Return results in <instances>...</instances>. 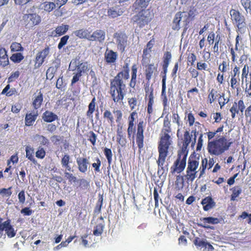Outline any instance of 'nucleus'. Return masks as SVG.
<instances>
[{"instance_id": "nucleus-1", "label": "nucleus", "mask_w": 251, "mask_h": 251, "mask_svg": "<svg viewBox=\"0 0 251 251\" xmlns=\"http://www.w3.org/2000/svg\"><path fill=\"white\" fill-rule=\"evenodd\" d=\"M129 78V68L128 63H125L122 70L110 80L109 93L115 103L121 104L127 93L126 81Z\"/></svg>"}, {"instance_id": "nucleus-2", "label": "nucleus", "mask_w": 251, "mask_h": 251, "mask_svg": "<svg viewBox=\"0 0 251 251\" xmlns=\"http://www.w3.org/2000/svg\"><path fill=\"white\" fill-rule=\"evenodd\" d=\"M137 114V112L134 111L130 113L128 117L127 132L129 138L132 136L133 139L135 140L138 148V152L140 154L144 147V131L146 126V122L143 120H140L135 126L134 125L135 116Z\"/></svg>"}, {"instance_id": "nucleus-3", "label": "nucleus", "mask_w": 251, "mask_h": 251, "mask_svg": "<svg viewBox=\"0 0 251 251\" xmlns=\"http://www.w3.org/2000/svg\"><path fill=\"white\" fill-rule=\"evenodd\" d=\"M200 155L196 154L195 152L191 154L188 160L186 174L183 176H177L176 181V185L182 188L184 186V180L189 184L193 182L197 177L198 169L199 165Z\"/></svg>"}, {"instance_id": "nucleus-4", "label": "nucleus", "mask_w": 251, "mask_h": 251, "mask_svg": "<svg viewBox=\"0 0 251 251\" xmlns=\"http://www.w3.org/2000/svg\"><path fill=\"white\" fill-rule=\"evenodd\" d=\"M232 144V142H228L225 137L222 136L218 139L208 141L207 149L210 154L219 156L228 150Z\"/></svg>"}, {"instance_id": "nucleus-5", "label": "nucleus", "mask_w": 251, "mask_h": 251, "mask_svg": "<svg viewBox=\"0 0 251 251\" xmlns=\"http://www.w3.org/2000/svg\"><path fill=\"white\" fill-rule=\"evenodd\" d=\"M230 14L232 20L236 25L237 27V31L241 34L244 33L247 28V25L244 16L239 11L233 9L230 11Z\"/></svg>"}, {"instance_id": "nucleus-6", "label": "nucleus", "mask_w": 251, "mask_h": 251, "mask_svg": "<svg viewBox=\"0 0 251 251\" xmlns=\"http://www.w3.org/2000/svg\"><path fill=\"white\" fill-rule=\"evenodd\" d=\"M114 117L116 123L121 124L122 120L123 113L121 110H114L112 112L109 109H105L103 113V118L111 126L114 125Z\"/></svg>"}, {"instance_id": "nucleus-7", "label": "nucleus", "mask_w": 251, "mask_h": 251, "mask_svg": "<svg viewBox=\"0 0 251 251\" xmlns=\"http://www.w3.org/2000/svg\"><path fill=\"white\" fill-rule=\"evenodd\" d=\"M187 153L178 151L177 158L171 167V172L174 174H180L183 172L186 167Z\"/></svg>"}, {"instance_id": "nucleus-8", "label": "nucleus", "mask_w": 251, "mask_h": 251, "mask_svg": "<svg viewBox=\"0 0 251 251\" xmlns=\"http://www.w3.org/2000/svg\"><path fill=\"white\" fill-rule=\"evenodd\" d=\"M152 19V15L150 11L148 10H141L136 15L133 17L134 23H136L140 27H143L147 25Z\"/></svg>"}, {"instance_id": "nucleus-9", "label": "nucleus", "mask_w": 251, "mask_h": 251, "mask_svg": "<svg viewBox=\"0 0 251 251\" xmlns=\"http://www.w3.org/2000/svg\"><path fill=\"white\" fill-rule=\"evenodd\" d=\"M23 24L26 28H32L41 22V17L36 13L25 14L23 16Z\"/></svg>"}, {"instance_id": "nucleus-10", "label": "nucleus", "mask_w": 251, "mask_h": 251, "mask_svg": "<svg viewBox=\"0 0 251 251\" xmlns=\"http://www.w3.org/2000/svg\"><path fill=\"white\" fill-rule=\"evenodd\" d=\"M240 67L235 65L230 75V86L231 89L236 90L238 95L240 91Z\"/></svg>"}, {"instance_id": "nucleus-11", "label": "nucleus", "mask_w": 251, "mask_h": 251, "mask_svg": "<svg viewBox=\"0 0 251 251\" xmlns=\"http://www.w3.org/2000/svg\"><path fill=\"white\" fill-rule=\"evenodd\" d=\"M168 153L159 152V156L158 159L156 161L158 169H157V175L159 177L165 175H167L168 171V164H165V160Z\"/></svg>"}, {"instance_id": "nucleus-12", "label": "nucleus", "mask_w": 251, "mask_h": 251, "mask_svg": "<svg viewBox=\"0 0 251 251\" xmlns=\"http://www.w3.org/2000/svg\"><path fill=\"white\" fill-rule=\"evenodd\" d=\"M171 144V136L169 134H161L158 143V152L168 153L169 147Z\"/></svg>"}, {"instance_id": "nucleus-13", "label": "nucleus", "mask_w": 251, "mask_h": 251, "mask_svg": "<svg viewBox=\"0 0 251 251\" xmlns=\"http://www.w3.org/2000/svg\"><path fill=\"white\" fill-rule=\"evenodd\" d=\"M114 38L116 39L118 49L123 52L127 44V36L123 32H116L114 34Z\"/></svg>"}, {"instance_id": "nucleus-14", "label": "nucleus", "mask_w": 251, "mask_h": 251, "mask_svg": "<svg viewBox=\"0 0 251 251\" xmlns=\"http://www.w3.org/2000/svg\"><path fill=\"white\" fill-rule=\"evenodd\" d=\"M145 100L148 101L147 113L151 115L153 112V104L154 103L153 89L150 87L149 85L145 87Z\"/></svg>"}, {"instance_id": "nucleus-15", "label": "nucleus", "mask_w": 251, "mask_h": 251, "mask_svg": "<svg viewBox=\"0 0 251 251\" xmlns=\"http://www.w3.org/2000/svg\"><path fill=\"white\" fill-rule=\"evenodd\" d=\"M193 243L198 249H203V251H213L214 249L212 245L205 238L196 237L193 240Z\"/></svg>"}, {"instance_id": "nucleus-16", "label": "nucleus", "mask_w": 251, "mask_h": 251, "mask_svg": "<svg viewBox=\"0 0 251 251\" xmlns=\"http://www.w3.org/2000/svg\"><path fill=\"white\" fill-rule=\"evenodd\" d=\"M50 51V48L48 46H46L44 49L38 52L35 58L34 66L35 68H38L42 66L45 61V58L49 54Z\"/></svg>"}, {"instance_id": "nucleus-17", "label": "nucleus", "mask_w": 251, "mask_h": 251, "mask_svg": "<svg viewBox=\"0 0 251 251\" xmlns=\"http://www.w3.org/2000/svg\"><path fill=\"white\" fill-rule=\"evenodd\" d=\"M5 231L6 234L9 238L14 237L16 234V231L11 225V220L8 219L4 222L0 224V233Z\"/></svg>"}, {"instance_id": "nucleus-18", "label": "nucleus", "mask_w": 251, "mask_h": 251, "mask_svg": "<svg viewBox=\"0 0 251 251\" xmlns=\"http://www.w3.org/2000/svg\"><path fill=\"white\" fill-rule=\"evenodd\" d=\"M245 109V105L243 100H240L237 102L234 101L229 109L232 118L234 119L236 117V114H238L239 112L242 113Z\"/></svg>"}, {"instance_id": "nucleus-19", "label": "nucleus", "mask_w": 251, "mask_h": 251, "mask_svg": "<svg viewBox=\"0 0 251 251\" xmlns=\"http://www.w3.org/2000/svg\"><path fill=\"white\" fill-rule=\"evenodd\" d=\"M241 79L242 81L245 79L246 86L251 88V66L248 64L244 65L242 69Z\"/></svg>"}, {"instance_id": "nucleus-20", "label": "nucleus", "mask_w": 251, "mask_h": 251, "mask_svg": "<svg viewBox=\"0 0 251 251\" xmlns=\"http://www.w3.org/2000/svg\"><path fill=\"white\" fill-rule=\"evenodd\" d=\"M144 66H145L146 80L148 82H149L153 75L157 71V65H154V64H148L146 65H144Z\"/></svg>"}, {"instance_id": "nucleus-21", "label": "nucleus", "mask_w": 251, "mask_h": 251, "mask_svg": "<svg viewBox=\"0 0 251 251\" xmlns=\"http://www.w3.org/2000/svg\"><path fill=\"white\" fill-rule=\"evenodd\" d=\"M181 139L183 140V143L180 150L178 151L188 154L187 148L191 141V136L190 135L189 131L186 130L184 132L183 137Z\"/></svg>"}, {"instance_id": "nucleus-22", "label": "nucleus", "mask_w": 251, "mask_h": 251, "mask_svg": "<svg viewBox=\"0 0 251 251\" xmlns=\"http://www.w3.org/2000/svg\"><path fill=\"white\" fill-rule=\"evenodd\" d=\"M105 37V32L101 29H97L90 35L89 41L102 42Z\"/></svg>"}, {"instance_id": "nucleus-23", "label": "nucleus", "mask_w": 251, "mask_h": 251, "mask_svg": "<svg viewBox=\"0 0 251 251\" xmlns=\"http://www.w3.org/2000/svg\"><path fill=\"white\" fill-rule=\"evenodd\" d=\"M104 56L105 61L107 64H112L116 62L118 58V53L113 50L107 49L104 53Z\"/></svg>"}, {"instance_id": "nucleus-24", "label": "nucleus", "mask_w": 251, "mask_h": 251, "mask_svg": "<svg viewBox=\"0 0 251 251\" xmlns=\"http://www.w3.org/2000/svg\"><path fill=\"white\" fill-rule=\"evenodd\" d=\"M200 220L202 223L198 224V226L205 228H210L209 226L206 225L207 224L215 225L220 223V220L218 218L213 217L202 218L200 219Z\"/></svg>"}, {"instance_id": "nucleus-25", "label": "nucleus", "mask_w": 251, "mask_h": 251, "mask_svg": "<svg viewBox=\"0 0 251 251\" xmlns=\"http://www.w3.org/2000/svg\"><path fill=\"white\" fill-rule=\"evenodd\" d=\"M76 163L79 172L85 173L88 170L89 160L86 157H78L76 159Z\"/></svg>"}, {"instance_id": "nucleus-26", "label": "nucleus", "mask_w": 251, "mask_h": 251, "mask_svg": "<svg viewBox=\"0 0 251 251\" xmlns=\"http://www.w3.org/2000/svg\"><path fill=\"white\" fill-rule=\"evenodd\" d=\"M201 204L203 205V209L205 211H207L213 208L216 203L210 196H208L202 200Z\"/></svg>"}, {"instance_id": "nucleus-27", "label": "nucleus", "mask_w": 251, "mask_h": 251, "mask_svg": "<svg viewBox=\"0 0 251 251\" xmlns=\"http://www.w3.org/2000/svg\"><path fill=\"white\" fill-rule=\"evenodd\" d=\"M37 111L32 113H27L25 117V125L27 126H31L38 117Z\"/></svg>"}, {"instance_id": "nucleus-28", "label": "nucleus", "mask_w": 251, "mask_h": 251, "mask_svg": "<svg viewBox=\"0 0 251 251\" xmlns=\"http://www.w3.org/2000/svg\"><path fill=\"white\" fill-rule=\"evenodd\" d=\"M43 102V95L40 91L37 95H35L33 99L32 105L34 109L37 110L41 107Z\"/></svg>"}, {"instance_id": "nucleus-29", "label": "nucleus", "mask_w": 251, "mask_h": 251, "mask_svg": "<svg viewBox=\"0 0 251 251\" xmlns=\"http://www.w3.org/2000/svg\"><path fill=\"white\" fill-rule=\"evenodd\" d=\"M42 119L45 122L51 123L57 120L58 116L52 112L47 110L43 113Z\"/></svg>"}, {"instance_id": "nucleus-30", "label": "nucleus", "mask_w": 251, "mask_h": 251, "mask_svg": "<svg viewBox=\"0 0 251 251\" xmlns=\"http://www.w3.org/2000/svg\"><path fill=\"white\" fill-rule=\"evenodd\" d=\"M9 64L7 51L4 48H0V65L4 67Z\"/></svg>"}, {"instance_id": "nucleus-31", "label": "nucleus", "mask_w": 251, "mask_h": 251, "mask_svg": "<svg viewBox=\"0 0 251 251\" xmlns=\"http://www.w3.org/2000/svg\"><path fill=\"white\" fill-rule=\"evenodd\" d=\"M221 95L220 93L215 89L212 88L208 90V95L207 97L208 102L212 104L214 101Z\"/></svg>"}, {"instance_id": "nucleus-32", "label": "nucleus", "mask_w": 251, "mask_h": 251, "mask_svg": "<svg viewBox=\"0 0 251 251\" xmlns=\"http://www.w3.org/2000/svg\"><path fill=\"white\" fill-rule=\"evenodd\" d=\"M75 35L80 39H86L89 40L91 32L86 29H80L74 32Z\"/></svg>"}, {"instance_id": "nucleus-33", "label": "nucleus", "mask_w": 251, "mask_h": 251, "mask_svg": "<svg viewBox=\"0 0 251 251\" xmlns=\"http://www.w3.org/2000/svg\"><path fill=\"white\" fill-rule=\"evenodd\" d=\"M162 91L161 94V97L162 100V103L164 106L163 113L167 110V106L168 105V99L166 94V82L165 80H162Z\"/></svg>"}, {"instance_id": "nucleus-34", "label": "nucleus", "mask_w": 251, "mask_h": 251, "mask_svg": "<svg viewBox=\"0 0 251 251\" xmlns=\"http://www.w3.org/2000/svg\"><path fill=\"white\" fill-rule=\"evenodd\" d=\"M96 107V99L94 97L88 105V109L86 112V116L90 119H93V113L95 112Z\"/></svg>"}, {"instance_id": "nucleus-35", "label": "nucleus", "mask_w": 251, "mask_h": 251, "mask_svg": "<svg viewBox=\"0 0 251 251\" xmlns=\"http://www.w3.org/2000/svg\"><path fill=\"white\" fill-rule=\"evenodd\" d=\"M149 3V0H136L133 4L135 9L145 10Z\"/></svg>"}, {"instance_id": "nucleus-36", "label": "nucleus", "mask_w": 251, "mask_h": 251, "mask_svg": "<svg viewBox=\"0 0 251 251\" xmlns=\"http://www.w3.org/2000/svg\"><path fill=\"white\" fill-rule=\"evenodd\" d=\"M239 50L238 47H234L232 45L228 46V51L231 56L232 62L234 63L237 61V59L238 58L237 52Z\"/></svg>"}, {"instance_id": "nucleus-37", "label": "nucleus", "mask_w": 251, "mask_h": 251, "mask_svg": "<svg viewBox=\"0 0 251 251\" xmlns=\"http://www.w3.org/2000/svg\"><path fill=\"white\" fill-rule=\"evenodd\" d=\"M167 113V115H168V113ZM168 116V115H167ZM171 132V124L170 121L169 120L168 118L166 116L163 122V127L161 131V134H169V133Z\"/></svg>"}, {"instance_id": "nucleus-38", "label": "nucleus", "mask_w": 251, "mask_h": 251, "mask_svg": "<svg viewBox=\"0 0 251 251\" xmlns=\"http://www.w3.org/2000/svg\"><path fill=\"white\" fill-rule=\"evenodd\" d=\"M70 157L68 154H65L63 155L61 160V163L63 167L65 168L67 170L70 171L71 167H70Z\"/></svg>"}, {"instance_id": "nucleus-39", "label": "nucleus", "mask_w": 251, "mask_h": 251, "mask_svg": "<svg viewBox=\"0 0 251 251\" xmlns=\"http://www.w3.org/2000/svg\"><path fill=\"white\" fill-rule=\"evenodd\" d=\"M104 227V224L101 222L98 224L94 228L93 234L96 236H100L103 233Z\"/></svg>"}, {"instance_id": "nucleus-40", "label": "nucleus", "mask_w": 251, "mask_h": 251, "mask_svg": "<svg viewBox=\"0 0 251 251\" xmlns=\"http://www.w3.org/2000/svg\"><path fill=\"white\" fill-rule=\"evenodd\" d=\"M207 166V159L206 158H204L202 159L201 165L199 170V178H201L203 176V175L205 173V170Z\"/></svg>"}, {"instance_id": "nucleus-41", "label": "nucleus", "mask_w": 251, "mask_h": 251, "mask_svg": "<svg viewBox=\"0 0 251 251\" xmlns=\"http://www.w3.org/2000/svg\"><path fill=\"white\" fill-rule=\"evenodd\" d=\"M26 157L32 161L33 163H36V160L34 157V150L30 146H26L25 147Z\"/></svg>"}, {"instance_id": "nucleus-42", "label": "nucleus", "mask_w": 251, "mask_h": 251, "mask_svg": "<svg viewBox=\"0 0 251 251\" xmlns=\"http://www.w3.org/2000/svg\"><path fill=\"white\" fill-rule=\"evenodd\" d=\"M69 26L68 25L62 24L56 27L55 31L57 34L59 36H61L67 32L69 29Z\"/></svg>"}, {"instance_id": "nucleus-43", "label": "nucleus", "mask_w": 251, "mask_h": 251, "mask_svg": "<svg viewBox=\"0 0 251 251\" xmlns=\"http://www.w3.org/2000/svg\"><path fill=\"white\" fill-rule=\"evenodd\" d=\"M232 194L231 195V200L234 201L242 193V189L240 186H236L231 189Z\"/></svg>"}, {"instance_id": "nucleus-44", "label": "nucleus", "mask_w": 251, "mask_h": 251, "mask_svg": "<svg viewBox=\"0 0 251 251\" xmlns=\"http://www.w3.org/2000/svg\"><path fill=\"white\" fill-rule=\"evenodd\" d=\"M229 69V61L228 60H223L218 67V70L222 73H226Z\"/></svg>"}, {"instance_id": "nucleus-45", "label": "nucleus", "mask_w": 251, "mask_h": 251, "mask_svg": "<svg viewBox=\"0 0 251 251\" xmlns=\"http://www.w3.org/2000/svg\"><path fill=\"white\" fill-rule=\"evenodd\" d=\"M24 58V56L20 52L14 53L10 57V60L15 63H20Z\"/></svg>"}, {"instance_id": "nucleus-46", "label": "nucleus", "mask_w": 251, "mask_h": 251, "mask_svg": "<svg viewBox=\"0 0 251 251\" xmlns=\"http://www.w3.org/2000/svg\"><path fill=\"white\" fill-rule=\"evenodd\" d=\"M55 8V4L52 2L46 1L43 3V8L47 12H50Z\"/></svg>"}, {"instance_id": "nucleus-47", "label": "nucleus", "mask_w": 251, "mask_h": 251, "mask_svg": "<svg viewBox=\"0 0 251 251\" xmlns=\"http://www.w3.org/2000/svg\"><path fill=\"white\" fill-rule=\"evenodd\" d=\"M11 51L12 52L22 51L24 50V48L20 43L13 42L10 46Z\"/></svg>"}, {"instance_id": "nucleus-48", "label": "nucleus", "mask_w": 251, "mask_h": 251, "mask_svg": "<svg viewBox=\"0 0 251 251\" xmlns=\"http://www.w3.org/2000/svg\"><path fill=\"white\" fill-rule=\"evenodd\" d=\"M181 19V13L178 12L175 15L173 23L175 24V27L173 28L174 29H177L179 27V23Z\"/></svg>"}, {"instance_id": "nucleus-49", "label": "nucleus", "mask_w": 251, "mask_h": 251, "mask_svg": "<svg viewBox=\"0 0 251 251\" xmlns=\"http://www.w3.org/2000/svg\"><path fill=\"white\" fill-rule=\"evenodd\" d=\"M104 154L109 164H110L112 160V152L111 150L105 148L103 150Z\"/></svg>"}, {"instance_id": "nucleus-50", "label": "nucleus", "mask_w": 251, "mask_h": 251, "mask_svg": "<svg viewBox=\"0 0 251 251\" xmlns=\"http://www.w3.org/2000/svg\"><path fill=\"white\" fill-rule=\"evenodd\" d=\"M127 101L130 109L134 110L138 103L137 99L135 97L130 98L128 99Z\"/></svg>"}, {"instance_id": "nucleus-51", "label": "nucleus", "mask_w": 251, "mask_h": 251, "mask_svg": "<svg viewBox=\"0 0 251 251\" xmlns=\"http://www.w3.org/2000/svg\"><path fill=\"white\" fill-rule=\"evenodd\" d=\"M87 136L88 137V140L93 146H95L97 139V135L93 131H90L88 132Z\"/></svg>"}, {"instance_id": "nucleus-52", "label": "nucleus", "mask_w": 251, "mask_h": 251, "mask_svg": "<svg viewBox=\"0 0 251 251\" xmlns=\"http://www.w3.org/2000/svg\"><path fill=\"white\" fill-rule=\"evenodd\" d=\"M80 188L82 190H88L90 188L89 182L84 179H79V185Z\"/></svg>"}, {"instance_id": "nucleus-53", "label": "nucleus", "mask_w": 251, "mask_h": 251, "mask_svg": "<svg viewBox=\"0 0 251 251\" xmlns=\"http://www.w3.org/2000/svg\"><path fill=\"white\" fill-rule=\"evenodd\" d=\"M103 204V196L102 195H99V199L96 204L95 211V212L100 213L101 208Z\"/></svg>"}, {"instance_id": "nucleus-54", "label": "nucleus", "mask_w": 251, "mask_h": 251, "mask_svg": "<svg viewBox=\"0 0 251 251\" xmlns=\"http://www.w3.org/2000/svg\"><path fill=\"white\" fill-rule=\"evenodd\" d=\"M69 39V36L65 35L61 38L60 42L58 44V49L61 50L67 43Z\"/></svg>"}, {"instance_id": "nucleus-55", "label": "nucleus", "mask_w": 251, "mask_h": 251, "mask_svg": "<svg viewBox=\"0 0 251 251\" xmlns=\"http://www.w3.org/2000/svg\"><path fill=\"white\" fill-rule=\"evenodd\" d=\"M151 51V50H149V49H147L146 48L144 49L142 60V64L143 66H144V64L148 63V61H149V59H148L147 56L150 54Z\"/></svg>"}, {"instance_id": "nucleus-56", "label": "nucleus", "mask_w": 251, "mask_h": 251, "mask_svg": "<svg viewBox=\"0 0 251 251\" xmlns=\"http://www.w3.org/2000/svg\"><path fill=\"white\" fill-rule=\"evenodd\" d=\"M172 58V54L170 51H166L164 53L163 57V64H168L170 62Z\"/></svg>"}, {"instance_id": "nucleus-57", "label": "nucleus", "mask_w": 251, "mask_h": 251, "mask_svg": "<svg viewBox=\"0 0 251 251\" xmlns=\"http://www.w3.org/2000/svg\"><path fill=\"white\" fill-rule=\"evenodd\" d=\"M107 14L108 16L113 18H116L121 15V14L119 13V11H117L113 7L108 10Z\"/></svg>"}, {"instance_id": "nucleus-58", "label": "nucleus", "mask_w": 251, "mask_h": 251, "mask_svg": "<svg viewBox=\"0 0 251 251\" xmlns=\"http://www.w3.org/2000/svg\"><path fill=\"white\" fill-rule=\"evenodd\" d=\"M12 187L8 188H2L0 189V194L2 196H6L9 197L12 194Z\"/></svg>"}, {"instance_id": "nucleus-59", "label": "nucleus", "mask_w": 251, "mask_h": 251, "mask_svg": "<svg viewBox=\"0 0 251 251\" xmlns=\"http://www.w3.org/2000/svg\"><path fill=\"white\" fill-rule=\"evenodd\" d=\"M65 177L68 179L69 182L71 183H75L76 182V177L74 176L72 174L69 172H65Z\"/></svg>"}, {"instance_id": "nucleus-60", "label": "nucleus", "mask_w": 251, "mask_h": 251, "mask_svg": "<svg viewBox=\"0 0 251 251\" xmlns=\"http://www.w3.org/2000/svg\"><path fill=\"white\" fill-rule=\"evenodd\" d=\"M241 3L247 12H249L251 9V1L250 0H241Z\"/></svg>"}, {"instance_id": "nucleus-61", "label": "nucleus", "mask_w": 251, "mask_h": 251, "mask_svg": "<svg viewBox=\"0 0 251 251\" xmlns=\"http://www.w3.org/2000/svg\"><path fill=\"white\" fill-rule=\"evenodd\" d=\"M88 70V65L87 62L81 63L78 66L77 71L81 72V74L86 72Z\"/></svg>"}, {"instance_id": "nucleus-62", "label": "nucleus", "mask_w": 251, "mask_h": 251, "mask_svg": "<svg viewBox=\"0 0 251 251\" xmlns=\"http://www.w3.org/2000/svg\"><path fill=\"white\" fill-rule=\"evenodd\" d=\"M216 37H215V34L214 32L211 31L210 32L207 36V42L209 45H212L214 43V42L215 41Z\"/></svg>"}, {"instance_id": "nucleus-63", "label": "nucleus", "mask_w": 251, "mask_h": 251, "mask_svg": "<svg viewBox=\"0 0 251 251\" xmlns=\"http://www.w3.org/2000/svg\"><path fill=\"white\" fill-rule=\"evenodd\" d=\"M36 157L38 158L43 159L46 155V151L42 148H39L35 153Z\"/></svg>"}, {"instance_id": "nucleus-64", "label": "nucleus", "mask_w": 251, "mask_h": 251, "mask_svg": "<svg viewBox=\"0 0 251 251\" xmlns=\"http://www.w3.org/2000/svg\"><path fill=\"white\" fill-rule=\"evenodd\" d=\"M20 75V72L17 71L14 73H12L10 76L8 78V82H12L16 79L18 78Z\"/></svg>"}]
</instances>
